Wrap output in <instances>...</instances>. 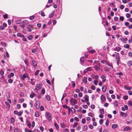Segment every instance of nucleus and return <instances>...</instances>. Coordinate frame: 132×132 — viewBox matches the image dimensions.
<instances>
[{"mask_svg":"<svg viewBox=\"0 0 132 132\" xmlns=\"http://www.w3.org/2000/svg\"><path fill=\"white\" fill-rule=\"evenodd\" d=\"M100 112L101 114H103L104 113V110L102 108L100 110Z\"/></svg>","mask_w":132,"mask_h":132,"instance_id":"58836bf2","label":"nucleus"},{"mask_svg":"<svg viewBox=\"0 0 132 132\" xmlns=\"http://www.w3.org/2000/svg\"><path fill=\"white\" fill-rule=\"evenodd\" d=\"M39 116V113L38 111L36 112L35 114V116L36 117H38Z\"/></svg>","mask_w":132,"mask_h":132,"instance_id":"c756f323","label":"nucleus"},{"mask_svg":"<svg viewBox=\"0 0 132 132\" xmlns=\"http://www.w3.org/2000/svg\"><path fill=\"white\" fill-rule=\"evenodd\" d=\"M90 88L93 90H94L95 89V87L93 85H92L90 87Z\"/></svg>","mask_w":132,"mask_h":132,"instance_id":"c9c22d12","label":"nucleus"},{"mask_svg":"<svg viewBox=\"0 0 132 132\" xmlns=\"http://www.w3.org/2000/svg\"><path fill=\"white\" fill-rule=\"evenodd\" d=\"M45 117L48 120V122H50L51 118V114L48 112H46L45 113Z\"/></svg>","mask_w":132,"mask_h":132,"instance_id":"f03ea898","label":"nucleus"},{"mask_svg":"<svg viewBox=\"0 0 132 132\" xmlns=\"http://www.w3.org/2000/svg\"><path fill=\"white\" fill-rule=\"evenodd\" d=\"M92 70V68L91 67H88L84 71V73H85L89 71H90Z\"/></svg>","mask_w":132,"mask_h":132,"instance_id":"1a4fd4ad","label":"nucleus"},{"mask_svg":"<svg viewBox=\"0 0 132 132\" xmlns=\"http://www.w3.org/2000/svg\"><path fill=\"white\" fill-rule=\"evenodd\" d=\"M54 126L56 129H57L59 128L58 125L56 123H54Z\"/></svg>","mask_w":132,"mask_h":132,"instance_id":"de8ad7c7","label":"nucleus"},{"mask_svg":"<svg viewBox=\"0 0 132 132\" xmlns=\"http://www.w3.org/2000/svg\"><path fill=\"white\" fill-rule=\"evenodd\" d=\"M124 129L125 131H127L128 130H130L131 128L129 126H127L124 128Z\"/></svg>","mask_w":132,"mask_h":132,"instance_id":"f8f14e48","label":"nucleus"},{"mask_svg":"<svg viewBox=\"0 0 132 132\" xmlns=\"http://www.w3.org/2000/svg\"><path fill=\"white\" fill-rule=\"evenodd\" d=\"M101 100L102 101L104 102L106 100V98L105 96L102 95L101 96Z\"/></svg>","mask_w":132,"mask_h":132,"instance_id":"9d476101","label":"nucleus"},{"mask_svg":"<svg viewBox=\"0 0 132 132\" xmlns=\"http://www.w3.org/2000/svg\"><path fill=\"white\" fill-rule=\"evenodd\" d=\"M128 97L127 95H125L123 96V98L125 100H127L128 99Z\"/></svg>","mask_w":132,"mask_h":132,"instance_id":"37998d69","label":"nucleus"},{"mask_svg":"<svg viewBox=\"0 0 132 132\" xmlns=\"http://www.w3.org/2000/svg\"><path fill=\"white\" fill-rule=\"evenodd\" d=\"M120 50L121 48L120 47H116V48L114 50L115 51H116L118 52Z\"/></svg>","mask_w":132,"mask_h":132,"instance_id":"4be33fe9","label":"nucleus"},{"mask_svg":"<svg viewBox=\"0 0 132 132\" xmlns=\"http://www.w3.org/2000/svg\"><path fill=\"white\" fill-rule=\"evenodd\" d=\"M120 115L123 117H126L127 116V115L126 113L123 112H121L120 113Z\"/></svg>","mask_w":132,"mask_h":132,"instance_id":"dca6fc26","label":"nucleus"},{"mask_svg":"<svg viewBox=\"0 0 132 132\" xmlns=\"http://www.w3.org/2000/svg\"><path fill=\"white\" fill-rule=\"evenodd\" d=\"M24 62L27 65H29V62L26 60H24Z\"/></svg>","mask_w":132,"mask_h":132,"instance_id":"4d7b16f0","label":"nucleus"},{"mask_svg":"<svg viewBox=\"0 0 132 132\" xmlns=\"http://www.w3.org/2000/svg\"><path fill=\"white\" fill-rule=\"evenodd\" d=\"M39 70H37L36 71V72H35V75H37L39 73Z\"/></svg>","mask_w":132,"mask_h":132,"instance_id":"a18cd8bd","label":"nucleus"},{"mask_svg":"<svg viewBox=\"0 0 132 132\" xmlns=\"http://www.w3.org/2000/svg\"><path fill=\"white\" fill-rule=\"evenodd\" d=\"M119 20L120 21H123L124 20V18L123 16H120Z\"/></svg>","mask_w":132,"mask_h":132,"instance_id":"8fccbe9b","label":"nucleus"},{"mask_svg":"<svg viewBox=\"0 0 132 132\" xmlns=\"http://www.w3.org/2000/svg\"><path fill=\"white\" fill-rule=\"evenodd\" d=\"M118 104L119 103H118V101H115L114 103V106L116 107H117L118 106Z\"/></svg>","mask_w":132,"mask_h":132,"instance_id":"393cba45","label":"nucleus"},{"mask_svg":"<svg viewBox=\"0 0 132 132\" xmlns=\"http://www.w3.org/2000/svg\"><path fill=\"white\" fill-rule=\"evenodd\" d=\"M70 101L71 103V104L73 105L77 103L76 100L75 98H70Z\"/></svg>","mask_w":132,"mask_h":132,"instance_id":"7ed1b4c3","label":"nucleus"},{"mask_svg":"<svg viewBox=\"0 0 132 132\" xmlns=\"http://www.w3.org/2000/svg\"><path fill=\"white\" fill-rule=\"evenodd\" d=\"M45 98L48 101H50V97L48 95H47L46 96Z\"/></svg>","mask_w":132,"mask_h":132,"instance_id":"cd10ccee","label":"nucleus"},{"mask_svg":"<svg viewBox=\"0 0 132 132\" xmlns=\"http://www.w3.org/2000/svg\"><path fill=\"white\" fill-rule=\"evenodd\" d=\"M62 106L63 108H67V109H68L69 110H69H70V107L69 106H68L66 105L65 104L64 105H63Z\"/></svg>","mask_w":132,"mask_h":132,"instance_id":"5701e85b","label":"nucleus"},{"mask_svg":"<svg viewBox=\"0 0 132 132\" xmlns=\"http://www.w3.org/2000/svg\"><path fill=\"white\" fill-rule=\"evenodd\" d=\"M37 50L38 49L37 48H33L32 49V53L36 54Z\"/></svg>","mask_w":132,"mask_h":132,"instance_id":"6ab92c4d","label":"nucleus"},{"mask_svg":"<svg viewBox=\"0 0 132 132\" xmlns=\"http://www.w3.org/2000/svg\"><path fill=\"white\" fill-rule=\"evenodd\" d=\"M129 46L128 44H126L124 46V47L126 48H129Z\"/></svg>","mask_w":132,"mask_h":132,"instance_id":"5fc2aeb1","label":"nucleus"},{"mask_svg":"<svg viewBox=\"0 0 132 132\" xmlns=\"http://www.w3.org/2000/svg\"><path fill=\"white\" fill-rule=\"evenodd\" d=\"M118 127V125L116 124H113L112 125V128L113 129H115Z\"/></svg>","mask_w":132,"mask_h":132,"instance_id":"a211bd4d","label":"nucleus"},{"mask_svg":"<svg viewBox=\"0 0 132 132\" xmlns=\"http://www.w3.org/2000/svg\"><path fill=\"white\" fill-rule=\"evenodd\" d=\"M89 52L91 53H95V51L94 50H90L89 51Z\"/></svg>","mask_w":132,"mask_h":132,"instance_id":"ea45409f","label":"nucleus"},{"mask_svg":"<svg viewBox=\"0 0 132 132\" xmlns=\"http://www.w3.org/2000/svg\"><path fill=\"white\" fill-rule=\"evenodd\" d=\"M26 123L27 124V125L29 127V128H30L31 125L30 124V121L27 120L26 121Z\"/></svg>","mask_w":132,"mask_h":132,"instance_id":"f3484780","label":"nucleus"},{"mask_svg":"<svg viewBox=\"0 0 132 132\" xmlns=\"http://www.w3.org/2000/svg\"><path fill=\"white\" fill-rule=\"evenodd\" d=\"M14 113L15 114L17 115L18 116H21L22 115V112H19L18 111H15L14 112Z\"/></svg>","mask_w":132,"mask_h":132,"instance_id":"423d86ee","label":"nucleus"},{"mask_svg":"<svg viewBox=\"0 0 132 132\" xmlns=\"http://www.w3.org/2000/svg\"><path fill=\"white\" fill-rule=\"evenodd\" d=\"M98 82V81L97 80H94V84L96 85H97Z\"/></svg>","mask_w":132,"mask_h":132,"instance_id":"4c0bfd02","label":"nucleus"},{"mask_svg":"<svg viewBox=\"0 0 132 132\" xmlns=\"http://www.w3.org/2000/svg\"><path fill=\"white\" fill-rule=\"evenodd\" d=\"M20 78L23 80L24 79V78L28 77V76L27 75L26 73H25L23 75H21L20 76Z\"/></svg>","mask_w":132,"mask_h":132,"instance_id":"39448f33","label":"nucleus"},{"mask_svg":"<svg viewBox=\"0 0 132 132\" xmlns=\"http://www.w3.org/2000/svg\"><path fill=\"white\" fill-rule=\"evenodd\" d=\"M124 108H125L126 110H127L128 109V107L127 105H125Z\"/></svg>","mask_w":132,"mask_h":132,"instance_id":"bf43d9fd","label":"nucleus"},{"mask_svg":"<svg viewBox=\"0 0 132 132\" xmlns=\"http://www.w3.org/2000/svg\"><path fill=\"white\" fill-rule=\"evenodd\" d=\"M106 89V86H104L102 88V90L103 92H105Z\"/></svg>","mask_w":132,"mask_h":132,"instance_id":"2eb2a0df","label":"nucleus"},{"mask_svg":"<svg viewBox=\"0 0 132 132\" xmlns=\"http://www.w3.org/2000/svg\"><path fill=\"white\" fill-rule=\"evenodd\" d=\"M74 119L76 121L78 122L79 121V119L78 118L76 117L74 118Z\"/></svg>","mask_w":132,"mask_h":132,"instance_id":"680f3d73","label":"nucleus"},{"mask_svg":"<svg viewBox=\"0 0 132 132\" xmlns=\"http://www.w3.org/2000/svg\"><path fill=\"white\" fill-rule=\"evenodd\" d=\"M40 103L39 101L37 100L36 102V108L37 109H38L40 107Z\"/></svg>","mask_w":132,"mask_h":132,"instance_id":"0eeeda50","label":"nucleus"},{"mask_svg":"<svg viewBox=\"0 0 132 132\" xmlns=\"http://www.w3.org/2000/svg\"><path fill=\"white\" fill-rule=\"evenodd\" d=\"M14 76V74L13 73H11L10 75H8V78H10L12 77H13Z\"/></svg>","mask_w":132,"mask_h":132,"instance_id":"a878e982","label":"nucleus"},{"mask_svg":"<svg viewBox=\"0 0 132 132\" xmlns=\"http://www.w3.org/2000/svg\"><path fill=\"white\" fill-rule=\"evenodd\" d=\"M94 68L96 70L99 71L100 70V64L98 61H94Z\"/></svg>","mask_w":132,"mask_h":132,"instance_id":"f257e3e1","label":"nucleus"},{"mask_svg":"<svg viewBox=\"0 0 132 132\" xmlns=\"http://www.w3.org/2000/svg\"><path fill=\"white\" fill-rule=\"evenodd\" d=\"M84 58L83 57H81L80 58V60L81 61L82 63H84Z\"/></svg>","mask_w":132,"mask_h":132,"instance_id":"09e8293b","label":"nucleus"},{"mask_svg":"<svg viewBox=\"0 0 132 132\" xmlns=\"http://www.w3.org/2000/svg\"><path fill=\"white\" fill-rule=\"evenodd\" d=\"M42 86V84L41 83H39L36 85V89L37 90L40 89Z\"/></svg>","mask_w":132,"mask_h":132,"instance_id":"20e7f679","label":"nucleus"},{"mask_svg":"<svg viewBox=\"0 0 132 132\" xmlns=\"http://www.w3.org/2000/svg\"><path fill=\"white\" fill-rule=\"evenodd\" d=\"M131 16V15L129 13H127L126 14V17L128 18H129Z\"/></svg>","mask_w":132,"mask_h":132,"instance_id":"c03bdc74","label":"nucleus"},{"mask_svg":"<svg viewBox=\"0 0 132 132\" xmlns=\"http://www.w3.org/2000/svg\"><path fill=\"white\" fill-rule=\"evenodd\" d=\"M92 77L93 78L96 79V80H97L99 78V76L98 75H92Z\"/></svg>","mask_w":132,"mask_h":132,"instance_id":"ddd939ff","label":"nucleus"},{"mask_svg":"<svg viewBox=\"0 0 132 132\" xmlns=\"http://www.w3.org/2000/svg\"><path fill=\"white\" fill-rule=\"evenodd\" d=\"M86 121L85 119H83L82 120L81 122L82 123L84 124L85 123Z\"/></svg>","mask_w":132,"mask_h":132,"instance_id":"603ef678","label":"nucleus"},{"mask_svg":"<svg viewBox=\"0 0 132 132\" xmlns=\"http://www.w3.org/2000/svg\"><path fill=\"white\" fill-rule=\"evenodd\" d=\"M82 107L83 108H84L85 109H87L88 108V106L87 105H83L82 106Z\"/></svg>","mask_w":132,"mask_h":132,"instance_id":"69168bd1","label":"nucleus"},{"mask_svg":"<svg viewBox=\"0 0 132 132\" xmlns=\"http://www.w3.org/2000/svg\"><path fill=\"white\" fill-rule=\"evenodd\" d=\"M54 12H52L49 15V17L50 18H51V17H52L54 15Z\"/></svg>","mask_w":132,"mask_h":132,"instance_id":"f704fd0d","label":"nucleus"},{"mask_svg":"<svg viewBox=\"0 0 132 132\" xmlns=\"http://www.w3.org/2000/svg\"><path fill=\"white\" fill-rule=\"evenodd\" d=\"M109 121L108 120H107L105 122V125L106 126H108L109 124Z\"/></svg>","mask_w":132,"mask_h":132,"instance_id":"3c124183","label":"nucleus"},{"mask_svg":"<svg viewBox=\"0 0 132 132\" xmlns=\"http://www.w3.org/2000/svg\"><path fill=\"white\" fill-rule=\"evenodd\" d=\"M1 44L2 46L6 47L7 46V44L4 42H2Z\"/></svg>","mask_w":132,"mask_h":132,"instance_id":"72a5a7b5","label":"nucleus"},{"mask_svg":"<svg viewBox=\"0 0 132 132\" xmlns=\"http://www.w3.org/2000/svg\"><path fill=\"white\" fill-rule=\"evenodd\" d=\"M124 88L126 89L127 90H130L132 88L129 87H126V86H125Z\"/></svg>","mask_w":132,"mask_h":132,"instance_id":"79ce46f5","label":"nucleus"},{"mask_svg":"<svg viewBox=\"0 0 132 132\" xmlns=\"http://www.w3.org/2000/svg\"><path fill=\"white\" fill-rule=\"evenodd\" d=\"M17 36L19 37H24V36L23 35H21V34L20 33H18L17 34Z\"/></svg>","mask_w":132,"mask_h":132,"instance_id":"7c9ffc66","label":"nucleus"},{"mask_svg":"<svg viewBox=\"0 0 132 132\" xmlns=\"http://www.w3.org/2000/svg\"><path fill=\"white\" fill-rule=\"evenodd\" d=\"M45 90L44 89H42V93L44 94H45Z\"/></svg>","mask_w":132,"mask_h":132,"instance_id":"774afa93","label":"nucleus"},{"mask_svg":"<svg viewBox=\"0 0 132 132\" xmlns=\"http://www.w3.org/2000/svg\"><path fill=\"white\" fill-rule=\"evenodd\" d=\"M128 93L130 95H132V92L130 90H129L128 91Z\"/></svg>","mask_w":132,"mask_h":132,"instance_id":"338daca9","label":"nucleus"},{"mask_svg":"<svg viewBox=\"0 0 132 132\" xmlns=\"http://www.w3.org/2000/svg\"><path fill=\"white\" fill-rule=\"evenodd\" d=\"M32 64L34 65V66H36L37 63H36V62H35L34 60H32Z\"/></svg>","mask_w":132,"mask_h":132,"instance_id":"aec40b11","label":"nucleus"},{"mask_svg":"<svg viewBox=\"0 0 132 132\" xmlns=\"http://www.w3.org/2000/svg\"><path fill=\"white\" fill-rule=\"evenodd\" d=\"M116 75H119L121 76H123V74L122 72H120L119 73H116Z\"/></svg>","mask_w":132,"mask_h":132,"instance_id":"6e6d98bb","label":"nucleus"},{"mask_svg":"<svg viewBox=\"0 0 132 132\" xmlns=\"http://www.w3.org/2000/svg\"><path fill=\"white\" fill-rule=\"evenodd\" d=\"M40 129L42 132L43 131H44V128L42 126H40Z\"/></svg>","mask_w":132,"mask_h":132,"instance_id":"0e129e2a","label":"nucleus"},{"mask_svg":"<svg viewBox=\"0 0 132 132\" xmlns=\"http://www.w3.org/2000/svg\"><path fill=\"white\" fill-rule=\"evenodd\" d=\"M4 72L3 71L1 70L0 71V74L1 75H3L4 74Z\"/></svg>","mask_w":132,"mask_h":132,"instance_id":"052dcab7","label":"nucleus"},{"mask_svg":"<svg viewBox=\"0 0 132 132\" xmlns=\"http://www.w3.org/2000/svg\"><path fill=\"white\" fill-rule=\"evenodd\" d=\"M11 121L12 123H13L15 121V119L13 118H12L11 119Z\"/></svg>","mask_w":132,"mask_h":132,"instance_id":"a19ab883","label":"nucleus"},{"mask_svg":"<svg viewBox=\"0 0 132 132\" xmlns=\"http://www.w3.org/2000/svg\"><path fill=\"white\" fill-rule=\"evenodd\" d=\"M127 104L128 105L132 106V101L129 100L128 101Z\"/></svg>","mask_w":132,"mask_h":132,"instance_id":"2f4dec72","label":"nucleus"},{"mask_svg":"<svg viewBox=\"0 0 132 132\" xmlns=\"http://www.w3.org/2000/svg\"><path fill=\"white\" fill-rule=\"evenodd\" d=\"M22 23L23 24H27L29 23V22L27 20H24L23 21Z\"/></svg>","mask_w":132,"mask_h":132,"instance_id":"412c9836","label":"nucleus"},{"mask_svg":"<svg viewBox=\"0 0 132 132\" xmlns=\"http://www.w3.org/2000/svg\"><path fill=\"white\" fill-rule=\"evenodd\" d=\"M84 98L86 102H87L89 101V96L87 95H85Z\"/></svg>","mask_w":132,"mask_h":132,"instance_id":"6e6552de","label":"nucleus"},{"mask_svg":"<svg viewBox=\"0 0 132 132\" xmlns=\"http://www.w3.org/2000/svg\"><path fill=\"white\" fill-rule=\"evenodd\" d=\"M33 27V25L31 24L27 25L26 26V27L27 28H32Z\"/></svg>","mask_w":132,"mask_h":132,"instance_id":"473e14b6","label":"nucleus"},{"mask_svg":"<svg viewBox=\"0 0 132 132\" xmlns=\"http://www.w3.org/2000/svg\"><path fill=\"white\" fill-rule=\"evenodd\" d=\"M31 83L32 85H34L35 82L34 81V80L32 79H31Z\"/></svg>","mask_w":132,"mask_h":132,"instance_id":"864d4df0","label":"nucleus"},{"mask_svg":"<svg viewBox=\"0 0 132 132\" xmlns=\"http://www.w3.org/2000/svg\"><path fill=\"white\" fill-rule=\"evenodd\" d=\"M127 64L129 66H130L132 65V61L130 60L127 63Z\"/></svg>","mask_w":132,"mask_h":132,"instance_id":"c85d7f7f","label":"nucleus"},{"mask_svg":"<svg viewBox=\"0 0 132 132\" xmlns=\"http://www.w3.org/2000/svg\"><path fill=\"white\" fill-rule=\"evenodd\" d=\"M71 111L73 113H75V112L76 110L73 108L72 107L71 108Z\"/></svg>","mask_w":132,"mask_h":132,"instance_id":"e433bc0d","label":"nucleus"},{"mask_svg":"<svg viewBox=\"0 0 132 132\" xmlns=\"http://www.w3.org/2000/svg\"><path fill=\"white\" fill-rule=\"evenodd\" d=\"M78 96L80 97H81L82 96V93L80 92L78 94Z\"/></svg>","mask_w":132,"mask_h":132,"instance_id":"13d9d810","label":"nucleus"},{"mask_svg":"<svg viewBox=\"0 0 132 132\" xmlns=\"http://www.w3.org/2000/svg\"><path fill=\"white\" fill-rule=\"evenodd\" d=\"M121 40L123 42L126 43V41L127 40V38L126 37L125 38H121Z\"/></svg>","mask_w":132,"mask_h":132,"instance_id":"4468645a","label":"nucleus"},{"mask_svg":"<svg viewBox=\"0 0 132 132\" xmlns=\"http://www.w3.org/2000/svg\"><path fill=\"white\" fill-rule=\"evenodd\" d=\"M40 110L41 111H44V107L43 106H41L40 108Z\"/></svg>","mask_w":132,"mask_h":132,"instance_id":"e2e57ef3","label":"nucleus"},{"mask_svg":"<svg viewBox=\"0 0 132 132\" xmlns=\"http://www.w3.org/2000/svg\"><path fill=\"white\" fill-rule=\"evenodd\" d=\"M21 22L22 21L21 20L18 19L16 21V22L17 24H20L21 23Z\"/></svg>","mask_w":132,"mask_h":132,"instance_id":"bb28decb","label":"nucleus"},{"mask_svg":"<svg viewBox=\"0 0 132 132\" xmlns=\"http://www.w3.org/2000/svg\"><path fill=\"white\" fill-rule=\"evenodd\" d=\"M116 60L117 62H119V54L117 53L116 56Z\"/></svg>","mask_w":132,"mask_h":132,"instance_id":"9b49d317","label":"nucleus"},{"mask_svg":"<svg viewBox=\"0 0 132 132\" xmlns=\"http://www.w3.org/2000/svg\"><path fill=\"white\" fill-rule=\"evenodd\" d=\"M88 116L91 117H92L94 116V115L93 114V113H89L88 114Z\"/></svg>","mask_w":132,"mask_h":132,"instance_id":"49530a36","label":"nucleus"},{"mask_svg":"<svg viewBox=\"0 0 132 132\" xmlns=\"http://www.w3.org/2000/svg\"><path fill=\"white\" fill-rule=\"evenodd\" d=\"M87 127L86 126H84L82 128L83 131H86L87 130Z\"/></svg>","mask_w":132,"mask_h":132,"instance_id":"b1692460","label":"nucleus"}]
</instances>
